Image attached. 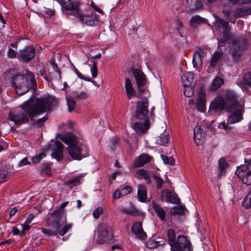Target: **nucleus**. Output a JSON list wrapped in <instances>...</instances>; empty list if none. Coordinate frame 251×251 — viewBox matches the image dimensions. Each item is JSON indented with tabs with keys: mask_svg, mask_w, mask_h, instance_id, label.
<instances>
[{
	"mask_svg": "<svg viewBox=\"0 0 251 251\" xmlns=\"http://www.w3.org/2000/svg\"><path fill=\"white\" fill-rule=\"evenodd\" d=\"M152 208L161 220L163 221L165 219V212L163 207L157 203H153Z\"/></svg>",
	"mask_w": 251,
	"mask_h": 251,
	"instance_id": "25",
	"label": "nucleus"
},
{
	"mask_svg": "<svg viewBox=\"0 0 251 251\" xmlns=\"http://www.w3.org/2000/svg\"><path fill=\"white\" fill-rule=\"evenodd\" d=\"M143 86H140L139 87H137L138 94H136V96L135 97L139 99H141V95L145 90V89L143 88Z\"/></svg>",
	"mask_w": 251,
	"mask_h": 251,
	"instance_id": "64",
	"label": "nucleus"
},
{
	"mask_svg": "<svg viewBox=\"0 0 251 251\" xmlns=\"http://www.w3.org/2000/svg\"><path fill=\"white\" fill-rule=\"evenodd\" d=\"M243 205L246 208L251 207V195L249 193L243 201Z\"/></svg>",
	"mask_w": 251,
	"mask_h": 251,
	"instance_id": "49",
	"label": "nucleus"
},
{
	"mask_svg": "<svg viewBox=\"0 0 251 251\" xmlns=\"http://www.w3.org/2000/svg\"><path fill=\"white\" fill-rule=\"evenodd\" d=\"M21 226L22 227V230H21L20 236H23L25 234V231L28 230L30 226L29 225V224H26L25 222L24 224H21Z\"/></svg>",
	"mask_w": 251,
	"mask_h": 251,
	"instance_id": "53",
	"label": "nucleus"
},
{
	"mask_svg": "<svg viewBox=\"0 0 251 251\" xmlns=\"http://www.w3.org/2000/svg\"><path fill=\"white\" fill-rule=\"evenodd\" d=\"M232 11V7L230 5L225 6L222 9V13L224 15L225 17L230 23H232L233 15L231 16Z\"/></svg>",
	"mask_w": 251,
	"mask_h": 251,
	"instance_id": "28",
	"label": "nucleus"
},
{
	"mask_svg": "<svg viewBox=\"0 0 251 251\" xmlns=\"http://www.w3.org/2000/svg\"><path fill=\"white\" fill-rule=\"evenodd\" d=\"M97 233L98 234L96 242L98 244H102L108 240L111 235L108 230V227L105 224H101L98 226Z\"/></svg>",
	"mask_w": 251,
	"mask_h": 251,
	"instance_id": "10",
	"label": "nucleus"
},
{
	"mask_svg": "<svg viewBox=\"0 0 251 251\" xmlns=\"http://www.w3.org/2000/svg\"><path fill=\"white\" fill-rule=\"evenodd\" d=\"M50 107L47 98H30L20 105V108L10 112L9 118L15 125H21L29 121V118L34 121L41 114L46 112Z\"/></svg>",
	"mask_w": 251,
	"mask_h": 251,
	"instance_id": "1",
	"label": "nucleus"
},
{
	"mask_svg": "<svg viewBox=\"0 0 251 251\" xmlns=\"http://www.w3.org/2000/svg\"><path fill=\"white\" fill-rule=\"evenodd\" d=\"M125 88L128 99L131 100L136 96V92L133 88L131 81L128 78H125Z\"/></svg>",
	"mask_w": 251,
	"mask_h": 251,
	"instance_id": "19",
	"label": "nucleus"
},
{
	"mask_svg": "<svg viewBox=\"0 0 251 251\" xmlns=\"http://www.w3.org/2000/svg\"><path fill=\"white\" fill-rule=\"evenodd\" d=\"M238 177L247 186L251 185V170L247 165H241L235 172Z\"/></svg>",
	"mask_w": 251,
	"mask_h": 251,
	"instance_id": "8",
	"label": "nucleus"
},
{
	"mask_svg": "<svg viewBox=\"0 0 251 251\" xmlns=\"http://www.w3.org/2000/svg\"><path fill=\"white\" fill-rule=\"evenodd\" d=\"M80 22L82 24H85L88 26H94L97 24L96 17L93 15H82Z\"/></svg>",
	"mask_w": 251,
	"mask_h": 251,
	"instance_id": "23",
	"label": "nucleus"
},
{
	"mask_svg": "<svg viewBox=\"0 0 251 251\" xmlns=\"http://www.w3.org/2000/svg\"><path fill=\"white\" fill-rule=\"evenodd\" d=\"M205 22V19L199 15L193 16L190 21V25L193 27H196L198 25Z\"/></svg>",
	"mask_w": 251,
	"mask_h": 251,
	"instance_id": "32",
	"label": "nucleus"
},
{
	"mask_svg": "<svg viewBox=\"0 0 251 251\" xmlns=\"http://www.w3.org/2000/svg\"><path fill=\"white\" fill-rule=\"evenodd\" d=\"M74 72H75V73L76 74V75H77V76L82 79H84V80H88V81H90V79H87V78L85 76H84L81 74V73L77 69H76L75 67H74Z\"/></svg>",
	"mask_w": 251,
	"mask_h": 251,
	"instance_id": "63",
	"label": "nucleus"
},
{
	"mask_svg": "<svg viewBox=\"0 0 251 251\" xmlns=\"http://www.w3.org/2000/svg\"><path fill=\"white\" fill-rule=\"evenodd\" d=\"M7 55L10 58H15L16 56L15 51L11 48L8 50Z\"/></svg>",
	"mask_w": 251,
	"mask_h": 251,
	"instance_id": "62",
	"label": "nucleus"
},
{
	"mask_svg": "<svg viewBox=\"0 0 251 251\" xmlns=\"http://www.w3.org/2000/svg\"><path fill=\"white\" fill-rule=\"evenodd\" d=\"M47 119H48V117L46 116H45L44 117H43L42 118L39 119L36 122V125L39 127L42 126Z\"/></svg>",
	"mask_w": 251,
	"mask_h": 251,
	"instance_id": "61",
	"label": "nucleus"
},
{
	"mask_svg": "<svg viewBox=\"0 0 251 251\" xmlns=\"http://www.w3.org/2000/svg\"><path fill=\"white\" fill-rule=\"evenodd\" d=\"M224 81L223 78L217 76L213 81V82L211 85V90H216L219 89L224 83Z\"/></svg>",
	"mask_w": 251,
	"mask_h": 251,
	"instance_id": "33",
	"label": "nucleus"
},
{
	"mask_svg": "<svg viewBox=\"0 0 251 251\" xmlns=\"http://www.w3.org/2000/svg\"><path fill=\"white\" fill-rule=\"evenodd\" d=\"M30 164V162L28 160L27 158L25 157L19 162L18 166L21 167L25 165H29Z\"/></svg>",
	"mask_w": 251,
	"mask_h": 251,
	"instance_id": "57",
	"label": "nucleus"
},
{
	"mask_svg": "<svg viewBox=\"0 0 251 251\" xmlns=\"http://www.w3.org/2000/svg\"><path fill=\"white\" fill-rule=\"evenodd\" d=\"M28 78L30 79L31 88L35 89L37 86L36 81L33 74L31 72H27L26 76H24L21 75H17L12 78L11 80L12 86L18 95H22L28 91Z\"/></svg>",
	"mask_w": 251,
	"mask_h": 251,
	"instance_id": "4",
	"label": "nucleus"
},
{
	"mask_svg": "<svg viewBox=\"0 0 251 251\" xmlns=\"http://www.w3.org/2000/svg\"><path fill=\"white\" fill-rule=\"evenodd\" d=\"M46 156L44 152H41L39 154L36 155L31 158L32 162L34 164L39 163L40 161Z\"/></svg>",
	"mask_w": 251,
	"mask_h": 251,
	"instance_id": "46",
	"label": "nucleus"
},
{
	"mask_svg": "<svg viewBox=\"0 0 251 251\" xmlns=\"http://www.w3.org/2000/svg\"><path fill=\"white\" fill-rule=\"evenodd\" d=\"M138 197L139 200L141 201H144L147 198V193L146 186L140 184L138 187Z\"/></svg>",
	"mask_w": 251,
	"mask_h": 251,
	"instance_id": "26",
	"label": "nucleus"
},
{
	"mask_svg": "<svg viewBox=\"0 0 251 251\" xmlns=\"http://www.w3.org/2000/svg\"><path fill=\"white\" fill-rule=\"evenodd\" d=\"M81 177V176H76L72 179L69 180L65 182V185H71L73 186H76L79 184Z\"/></svg>",
	"mask_w": 251,
	"mask_h": 251,
	"instance_id": "38",
	"label": "nucleus"
},
{
	"mask_svg": "<svg viewBox=\"0 0 251 251\" xmlns=\"http://www.w3.org/2000/svg\"><path fill=\"white\" fill-rule=\"evenodd\" d=\"M165 197V200L172 203H177L179 202V200L177 199L176 194L173 191L166 189L161 192L160 199L162 201H163L164 198Z\"/></svg>",
	"mask_w": 251,
	"mask_h": 251,
	"instance_id": "15",
	"label": "nucleus"
},
{
	"mask_svg": "<svg viewBox=\"0 0 251 251\" xmlns=\"http://www.w3.org/2000/svg\"><path fill=\"white\" fill-rule=\"evenodd\" d=\"M242 48L239 47L237 43H235L230 49L232 53V56L234 60H238L242 53Z\"/></svg>",
	"mask_w": 251,
	"mask_h": 251,
	"instance_id": "24",
	"label": "nucleus"
},
{
	"mask_svg": "<svg viewBox=\"0 0 251 251\" xmlns=\"http://www.w3.org/2000/svg\"><path fill=\"white\" fill-rule=\"evenodd\" d=\"M91 72L93 77L95 78L97 76L98 69L96 62H94L93 66L91 68Z\"/></svg>",
	"mask_w": 251,
	"mask_h": 251,
	"instance_id": "54",
	"label": "nucleus"
},
{
	"mask_svg": "<svg viewBox=\"0 0 251 251\" xmlns=\"http://www.w3.org/2000/svg\"><path fill=\"white\" fill-rule=\"evenodd\" d=\"M244 80L247 84L251 86V73L244 75Z\"/></svg>",
	"mask_w": 251,
	"mask_h": 251,
	"instance_id": "56",
	"label": "nucleus"
},
{
	"mask_svg": "<svg viewBox=\"0 0 251 251\" xmlns=\"http://www.w3.org/2000/svg\"><path fill=\"white\" fill-rule=\"evenodd\" d=\"M229 166L228 163L224 158H221L218 160V176L220 177L224 176Z\"/></svg>",
	"mask_w": 251,
	"mask_h": 251,
	"instance_id": "20",
	"label": "nucleus"
},
{
	"mask_svg": "<svg viewBox=\"0 0 251 251\" xmlns=\"http://www.w3.org/2000/svg\"><path fill=\"white\" fill-rule=\"evenodd\" d=\"M57 1L66 9H70L73 7L71 0H57Z\"/></svg>",
	"mask_w": 251,
	"mask_h": 251,
	"instance_id": "44",
	"label": "nucleus"
},
{
	"mask_svg": "<svg viewBox=\"0 0 251 251\" xmlns=\"http://www.w3.org/2000/svg\"><path fill=\"white\" fill-rule=\"evenodd\" d=\"M195 87L184 86V94L187 97H191L194 94V88Z\"/></svg>",
	"mask_w": 251,
	"mask_h": 251,
	"instance_id": "47",
	"label": "nucleus"
},
{
	"mask_svg": "<svg viewBox=\"0 0 251 251\" xmlns=\"http://www.w3.org/2000/svg\"><path fill=\"white\" fill-rule=\"evenodd\" d=\"M36 52L35 48L32 46H27L19 52V55L25 62H28L33 59Z\"/></svg>",
	"mask_w": 251,
	"mask_h": 251,
	"instance_id": "12",
	"label": "nucleus"
},
{
	"mask_svg": "<svg viewBox=\"0 0 251 251\" xmlns=\"http://www.w3.org/2000/svg\"><path fill=\"white\" fill-rule=\"evenodd\" d=\"M251 14V7H239L234 10L233 12V18L232 23L234 24L237 18L244 17L248 15Z\"/></svg>",
	"mask_w": 251,
	"mask_h": 251,
	"instance_id": "18",
	"label": "nucleus"
},
{
	"mask_svg": "<svg viewBox=\"0 0 251 251\" xmlns=\"http://www.w3.org/2000/svg\"><path fill=\"white\" fill-rule=\"evenodd\" d=\"M8 172L5 167L0 168V183L5 182L8 176Z\"/></svg>",
	"mask_w": 251,
	"mask_h": 251,
	"instance_id": "34",
	"label": "nucleus"
},
{
	"mask_svg": "<svg viewBox=\"0 0 251 251\" xmlns=\"http://www.w3.org/2000/svg\"><path fill=\"white\" fill-rule=\"evenodd\" d=\"M171 250L172 251H191L190 243L185 236H178Z\"/></svg>",
	"mask_w": 251,
	"mask_h": 251,
	"instance_id": "9",
	"label": "nucleus"
},
{
	"mask_svg": "<svg viewBox=\"0 0 251 251\" xmlns=\"http://www.w3.org/2000/svg\"><path fill=\"white\" fill-rule=\"evenodd\" d=\"M56 137L69 145L68 151L74 159L80 160L88 155V147L85 144L78 141L76 136L73 133H59L56 135Z\"/></svg>",
	"mask_w": 251,
	"mask_h": 251,
	"instance_id": "2",
	"label": "nucleus"
},
{
	"mask_svg": "<svg viewBox=\"0 0 251 251\" xmlns=\"http://www.w3.org/2000/svg\"><path fill=\"white\" fill-rule=\"evenodd\" d=\"M237 96L233 92L228 91L226 92L225 99L222 97L216 98L211 102L209 106V111L213 110H222L225 108L227 110L236 102Z\"/></svg>",
	"mask_w": 251,
	"mask_h": 251,
	"instance_id": "6",
	"label": "nucleus"
},
{
	"mask_svg": "<svg viewBox=\"0 0 251 251\" xmlns=\"http://www.w3.org/2000/svg\"><path fill=\"white\" fill-rule=\"evenodd\" d=\"M131 72L136 80L137 87L144 86L147 83V79L144 73L139 69L132 68Z\"/></svg>",
	"mask_w": 251,
	"mask_h": 251,
	"instance_id": "13",
	"label": "nucleus"
},
{
	"mask_svg": "<svg viewBox=\"0 0 251 251\" xmlns=\"http://www.w3.org/2000/svg\"><path fill=\"white\" fill-rule=\"evenodd\" d=\"M70 12H67L66 14L67 16L70 18V16L73 15L79 19V21H80V18L82 16V14L81 13L80 10L76 7L74 8V5H73L72 8L69 9Z\"/></svg>",
	"mask_w": 251,
	"mask_h": 251,
	"instance_id": "31",
	"label": "nucleus"
},
{
	"mask_svg": "<svg viewBox=\"0 0 251 251\" xmlns=\"http://www.w3.org/2000/svg\"><path fill=\"white\" fill-rule=\"evenodd\" d=\"M161 157L165 164L170 165H174L175 164V159L173 157H168L163 154H162Z\"/></svg>",
	"mask_w": 251,
	"mask_h": 251,
	"instance_id": "45",
	"label": "nucleus"
},
{
	"mask_svg": "<svg viewBox=\"0 0 251 251\" xmlns=\"http://www.w3.org/2000/svg\"><path fill=\"white\" fill-rule=\"evenodd\" d=\"M51 67L53 69V70L54 71V72L58 74V79H59L61 77V71L59 70L58 65L56 63H55L54 60L53 61H51L50 62Z\"/></svg>",
	"mask_w": 251,
	"mask_h": 251,
	"instance_id": "51",
	"label": "nucleus"
},
{
	"mask_svg": "<svg viewBox=\"0 0 251 251\" xmlns=\"http://www.w3.org/2000/svg\"><path fill=\"white\" fill-rule=\"evenodd\" d=\"M58 229L53 228V229H50L46 228H42V232L45 235L48 236H51L56 235L57 234V231Z\"/></svg>",
	"mask_w": 251,
	"mask_h": 251,
	"instance_id": "41",
	"label": "nucleus"
},
{
	"mask_svg": "<svg viewBox=\"0 0 251 251\" xmlns=\"http://www.w3.org/2000/svg\"><path fill=\"white\" fill-rule=\"evenodd\" d=\"M205 94L202 91L199 93V97L196 100V106L198 109L201 112H204L205 109Z\"/></svg>",
	"mask_w": 251,
	"mask_h": 251,
	"instance_id": "21",
	"label": "nucleus"
},
{
	"mask_svg": "<svg viewBox=\"0 0 251 251\" xmlns=\"http://www.w3.org/2000/svg\"><path fill=\"white\" fill-rule=\"evenodd\" d=\"M149 100L146 97L136 102V108L134 115L135 122L133 127L139 134H143L149 128L150 121L147 116Z\"/></svg>",
	"mask_w": 251,
	"mask_h": 251,
	"instance_id": "3",
	"label": "nucleus"
},
{
	"mask_svg": "<svg viewBox=\"0 0 251 251\" xmlns=\"http://www.w3.org/2000/svg\"><path fill=\"white\" fill-rule=\"evenodd\" d=\"M118 140L116 137H113L110 140L109 146L112 151L114 150L115 148L118 145Z\"/></svg>",
	"mask_w": 251,
	"mask_h": 251,
	"instance_id": "50",
	"label": "nucleus"
},
{
	"mask_svg": "<svg viewBox=\"0 0 251 251\" xmlns=\"http://www.w3.org/2000/svg\"><path fill=\"white\" fill-rule=\"evenodd\" d=\"M37 75L42 76L46 81H49L48 77L44 66H39L37 69Z\"/></svg>",
	"mask_w": 251,
	"mask_h": 251,
	"instance_id": "40",
	"label": "nucleus"
},
{
	"mask_svg": "<svg viewBox=\"0 0 251 251\" xmlns=\"http://www.w3.org/2000/svg\"><path fill=\"white\" fill-rule=\"evenodd\" d=\"M68 110L70 112H72L75 108V101L74 98L72 97H68L66 98Z\"/></svg>",
	"mask_w": 251,
	"mask_h": 251,
	"instance_id": "39",
	"label": "nucleus"
},
{
	"mask_svg": "<svg viewBox=\"0 0 251 251\" xmlns=\"http://www.w3.org/2000/svg\"><path fill=\"white\" fill-rule=\"evenodd\" d=\"M74 97L78 100H85L88 97V94L85 92H76Z\"/></svg>",
	"mask_w": 251,
	"mask_h": 251,
	"instance_id": "43",
	"label": "nucleus"
},
{
	"mask_svg": "<svg viewBox=\"0 0 251 251\" xmlns=\"http://www.w3.org/2000/svg\"><path fill=\"white\" fill-rule=\"evenodd\" d=\"M137 174L146 180L148 184L151 183V180L150 178L148 172L145 170L143 169H140L137 171Z\"/></svg>",
	"mask_w": 251,
	"mask_h": 251,
	"instance_id": "36",
	"label": "nucleus"
},
{
	"mask_svg": "<svg viewBox=\"0 0 251 251\" xmlns=\"http://www.w3.org/2000/svg\"><path fill=\"white\" fill-rule=\"evenodd\" d=\"M151 157L148 154H141L135 161L134 166L136 167L143 166L146 163L151 161Z\"/></svg>",
	"mask_w": 251,
	"mask_h": 251,
	"instance_id": "22",
	"label": "nucleus"
},
{
	"mask_svg": "<svg viewBox=\"0 0 251 251\" xmlns=\"http://www.w3.org/2000/svg\"><path fill=\"white\" fill-rule=\"evenodd\" d=\"M123 196H126L129 194L132 191V188L130 186H127L123 187L121 190Z\"/></svg>",
	"mask_w": 251,
	"mask_h": 251,
	"instance_id": "55",
	"label": "nucleus"
},
{
	"mask_svg": "<svg viewBox=\"0 0 251 251\" xmlns=\"http://www.w3.org/2000/svg\"><path fill=\"white\" fill-rule=\"evenodd\" d=\"M201 129L199 126H196L194 130V138L196 143L199 145L200 143V140L201 138Z\"/></svg>",
	"mask_w": 251,
	"mask_h": 251,
	"instance_id": "37",
	"label": "nucleus"
},
{
	"mask_svg": "<svg viewBox=\"0 0 251 251\" xmlns=\"http://www.w3.org/2000/svg\"><path fill=\"white\" fill-rule=\"evenodd\" d=\"M214 26L216 30L221 33V39L219 40V46L221 47L222 44L228 40L231 36L230 27L228 22L218 16H215Z\"/></svg>",
	"mask_w": 251,
	"mask_h": 251,
	"instance_id": "7",
	"label": "nucleus"
},
{
	"mask_svg": "<svg viewBox=\"0 0 251 251\" xmlns=\"http://www.w3.org/2000/svg\"><path fill=\"white\" fill-rule=\"evenodd\" d=\"M202 56L200 52L197 51L193 55V64L194 67L200 66L202 64Z\"/></svg>",
	"mask_w": 251,
	"mask_h": 251,
	"instance_id": "29",
	"label": "nucleus"
},
{
	"mask_svg": "<svg viewBox=\"0 0 251 251\" xmlns=\"http://www.w3.org/2000/svg\"><path fill=\"white\" fill-rule=\"evenodd\" d=\"M72 224L66 225L61 229H59L57 231V233H58L59 235L61 236L65 235L68 231V230L72 227Z\"/></svg>",
	"mask_w": 251,
	"mask_h": 251,
	"instance_id": "48",
	"label": "nucleus"
},
{
	"mask_svg": "<svg viewBox=\"0 0 251 251\" xmlns=\"http://www.w3.org/2000/svg\"><path fill=\"white\" fill-rule=\"evenodd\" d=\"M243 106L244 104L238 102L236 99L233 106L227 110L230 113L228 116L227 123L222 122L219 124L218 127L224 129L226 131H230L232 127L229 126V125L238 123L243 120L242 115L244 112Z\"/></svg>",
	"mask_w": 251,
	"mask_h": 251,
	"instance_id": "5",
	"label": "nucleus"
},
{
	"mask_svg": "<svg viewBox=\"0 0 251 251\" xmlns=\"http://www.w3.org/2000/svg\"><path fill=\"white\" fill-rule=\"evenodd\" d=\"M153 179L155 180L156 187L160 189L162 187V184L164 182L163 179L160 177L159 174H154L152 176Z\"/></svg>",
	"mask_w": 251,
	"mask_h": 251,
	"instance_id": "42",
	"label": "nucleus"
},
{
	"mask_svg": "<svg viewBox=\"0 0 251 251\" xmlns=\"http://www.w3.org/2000/svg\"><path fill=\"white\" fill-rule=\"evenodd\" d=\"M229 2H230L232 4H245L248 3L247 0H227Z\"/></svg>",
	"mask_w": 251,
	"mask_h": 251,
	"instance_id": "58",
	"label": "nucleus"
},
{
	"mask_svg": "<svg viewBox=\"0 0 251 251\" xmlns=\"http://www.w3.org/2000/svg\"><path fill=\"white\" fill-rule=\"evenodd\" d=\"M169 140L168 134H163L161 135L156 140V143L160 145L165 146L168 144Z\"/></svg>",
	"mask_w": 251,
	"mask_h": 251,
	"instance_id": "35",
	"label": "nucleus"
},
{
	"mask_svg": "<svg viewBox=\"0 0 251 251\" xmlns=\"http://www.w3.org/2000/svg\"><path fill=\"white\" fill-rule=\"evenodd\" d=\"M123 195L122 193V191L120 189H117L113 194L112 197L114 199H120Z\"/></svg>",
	"mask_w": 251,
	"mask_h": 251,
	"instance_id": "60",
	"label": "nucleus"
},
{
	"mask_svg": "<svg viewBox=\"0 0 251 251\" xmlns=\"http://www.w3.org/2000/svg\"><path fill=\"white\" fill-rule=\"evenodd\" d=\"M184 212V209L181 206L175 207L173 209V213L178 215H181Z\"/></svg>",
	"mask_w": 251,
	"mask_h": 251,
	"instance_id": "59",
	"label": "nucleus"
},
{
	"mask_svg": "<svg viewBox=\"0 0 251 251\" xmlns=\"http://www.w3.org/2000/svg\"><path fill=\"white\" fill-rule=\"evenodd\" d=\"M102 208L101 207H98L93 211V217L96 219H98L100 217V215L102 214Z\"/></svg>",
	"mask_w": 251,
	"mask_h": 251,
	"instance_id": "52",
	"label": "nucleus"
},
{
	"mask_svg": "<svg viewBox=\"0 0 251 251\" xmlns=\"http://www.w3.org/2000/svg\"><path fill=\"white\" fill-rule=\"evenodd\" d=\"M131 231L137 237L144 240L147 237L146 233L143 231L142 223L134 222L131 227Z\"/></svg>",
	"mask_w": 251,
	"mask_h": 251,
	"instance_id": "17",
	"label": "nucleus"
},
{
	"mask_svg": "<svg viewBox=\"0 0 251 251\" xmlns=\"http://www.w3.org/2000/svg\"><path fill=\"white\" fill-rule=\"evenodd\" d=\"M183 86L195 87L197 83V78L192 72H186L181 76Z\"/></svg>",
	"mask_w": 251,
	"mask_h": 251,
	"instance_id": "14",
	"label": "nucleus"
},
{
	"mask_svg": "<svg viewBox=\"0 0 251 251\" xmlns=\"http://www.w3.org/2000/svg\"><path fill=\"white\" fill-rule=\"evenodd\" d=\"M64 145L59 141H56L54 143V147L52 150L51 156L52 158H55L58 161L63 159V149Z\"/></svg>",
	"mask_w": 251,
	"mask_h": 251,
	"instance_id": "16",
	"label": "nucleus"
},
{
	"mask_svg": "<svg viewBox=\"0 0 251 251\" xmlns=\"http://www.w3.org/2000/svg\"><path fill=\"white\" fill-rule=\"evenodd\" d=\"M223 52L222 51L215 52L212 55L210 61L209 67L212 68H215L219 60L221 58Z\"/></svg>",
	"mask_w": 251,
	"mask_h": 251,
	"instance_id": "27",
	"label": "nucleus"
},
{
	"mask_svg": "<svg viewBox=\"0 0 251 251\" xmlns=\"http://www.w3.org/2000/svg\"><path fill=\"white\" fill-rule=\"evenodd\" d=\"M65 218V215L63 211H55L51 214L50 224L56 229H59L61 226V220Z\"/></svg>",
	"mask_w": 251,
	"mask_h": 251,
	"instance_id": "11",
	"label": "nucleus"
},
{
	"mask_svg": "<svg viewBox=\"0 0 251 251\" xmlns=\"http://www.w3.org/2000/svg\"><path fill=\"white\" fill-rule=\"evenodd\" d=\"M167 236L169 244L172 248L173 245H175V242L176 241L175 230L173 229H168L167 231Z\"/></svg>",
	"mask_w": 251,
	"mask_h": 251,
	"instance_id": "30",
	"label": "nucleus"
}]
</instances>
